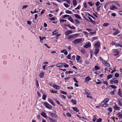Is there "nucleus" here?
Instances as JSON below:
<instances>
[{"mask_svg": "<svg viewBox=\"0 0 122 122\" xmlns=\"http://www.w3.org/2000/svg\"><path fill=\"white\" fill-rule=\"evenodd\" d=\"M83 33L85 35H88V33L86 31H84L83 32Z\"/></svg>", "mask_w": 122, "mask_h": 122, "instance_id": "obj_64", "label": "nucleus"}, {"mask_svg": "<svg viewBox=\"0 0 122 122\" xmlns=\"http://www.w3.org/2000/svg\"><path fill=\"white\" fill-rule=\"evenodd\" d=\"M73 3L74 6H76L77 4V2L76 0H73Z\"/></svg>", "mask_w": 122, "mask_h": 122, "instance_id": "obj_26", "label": "nucleus"}, {"mask_svg": "<svg viewBox=\"0 0 122 122\" xmlns=\"http://www.w3.org/2000/svg\"><path fill=\"white\" fill-rule=\"evenodd\" d=\"M115 45L116 47L120 46L121 47H122V46L121 45H120L119 43L116 44Z\"/></svg>", "mask_w": 122, "mask_h": 122, "instance_id": "obj_34", "label": "nucleus"}, {"mask_svg": "<svg viewBox=\"0 0 122 122\" xmlns=\"http://www.w3.org/2000/svg\"><path fill=\"white\" fill-rule=\"evenodd\" d=\"M35 84L36 85L37 87V88H38L39 87L38 81L37 79L36 80Z\"/></svg>", "mask_w": 122, "mask_h": 122, "instance_id": "obj_22", "label": "nucleus"}, {"mask_svg": "<svg viewBox=\"0 0 122 122\" xmlns=\"http://www.w3.org/2000/svg\"><path fill=\"white\" fill-rule=\"evenodd\" d=\"M61 92L62 94L64 95L66 94L67 93L66 92L62 91H61Z\"/></svg>", "mask_w": 122, "mask_h": 122, "instance_id": "obj_59", "label": "nucleus"}, {"mask_svg": "<svg viewBox=\"0 0 122 122\" xmlns=\"http://www.w3.org/2000/svg\"><path fill=\"white\" fill-rule=\"evenodd\" d=\"M46 95L45 94H43L42 98V99H46Z\"/></svg>", "mask_w": 122, "mask_h": 122, "instance_id": "obj_47", "label": "nucleus"}, {"mask_svg": "<svg viewBox=\"0 0 122 122\" xmlns=\"http://www.w3.org/2000/svg\"><path fill=\"white\" fill-rule=\"evenodd\" d=\"M74 15L75 17L76 18L80 19H81V18L79 15L75 14H74Z\"/></svg>", "mask_w": 122, "mask_h": 122, "instance_id": "obj_16", "label": "nucleus"}, {"mask_svg": "<svg viewBox=\"0 0 122 122\" xmlns=\"http://www.w3.org/2000/svg\"><path fill=\"white\" fill-rule=\"evenodd\" d=\"M72 58L71 59H72L71 60H75V55H73L72 57Z\"/></svg>", "mask_w": 122, "mask_h": 122, "instance_id": "obj_57", "label": "nucleus"}, {"mask_svg": "<svg viewBox=\"0 0 122 122\" xmlns=\"http://www.w3.org/2000/svg\"><path fill=\"white\" fill-rule=\"evenodd\" d=\"M72 108L73 110H74V111L77 112H78L79 111L77 110V108L76 107H72Z\"/></svg>", "mask_w": 122, "mask_h": 122, "instance_id": "obj_32", "label": "nucleus"}, {"mask_svg": "<svg viewBox=\"0 0 122 122\" xmlns=\"http://www.w3.org/2000/svg\"><path fill=\"white\" fill-rule=\"evenodd\" d=\"M101 45L100 42L98 41L97 43H96L94 45V47L95 48H99Z\"/></svg>", "mask_w": 122, "mask_h": 122, "instance_id": "obj_5", "label": "nucleus"}, {"mask_svg": "<svg viewBox=\"0 0 122 122\" xmlns=\"http://www.w3.org/2000/svg\"><path fill=\"white\" fill-rule=\"evenodd\" d=\"M103 83L105 84H106V86H108V83L106 81H104L103 82Z\"/></svg>", "mask_w": 122, "mask_h": 122, "instance_id": "obj_53", "label": "nucleus"}, {"mask_svg": "<svg viewBox=\"0 0 122 122\" xmlns=\"http://www.w3.org/2000/svg\"><path fill=\"white\" fill-rule=\"evenodd\" d=\"M91 46V43L90 42H88L84 46V47L85 48H87L90 47Z\"/></svg>", "mask_w": 122, "mask_h": 122, "instance_id": "obj_9", "label": "nucleus"}, {"mask_svg": "<svg viewBox=\"0 0 122 122\" xmlns=\"http://www.w3.org/2000/svg\"><path fill=\"white\" fill-rule=\"evenodd\" d=\"M88 18L89 19L90 21L92 23L94 24H96V22H95V21H93V20L90 17H88Z\"/></svg>", "mask_w": 122, "mask_h": 122, "instance_id": "obj_14", "label": "nucleus"}, {"mask_svg": "<svg viewBox=\"0 0 122 122\" xmlns=\"http://www.w3.org/2000/svg\"><path fill=\"white\" fill-rule=\"evenodd\" d=\"M100 49L99 48H96L94 50V52L95 55L97 54L99 52Z\"/></svg>", "mask_w": 122, "mask_h": 122, "instance_id": "obj_12", "label": "nucleus"}, {"mask_svg": "<svg viewBox=\"0 0 122 122\" xmlns=\"http://www.w3.org/2000/svg\"><path fill=\"white\" fill-rule=\"evenodd\" d=\"M28 6L27 5H24L22 7V9H24L26 8L27 7H28Z\"/></svg>", "mask_w": 122, "mask_h": 122, "instance_id": "obj_62", "label": "nucleus"}, {"mask_svg": "<svg viewBox=\"0 0 122 122\" xmlns=\"http://www.w3.org/2000/svg\"><path fill=\"white\" fill-rule=\"evenodd\" d=\"M112 77V75L109 74L107 76V79H108L111 78Z\"/></svg>", "mask_w": 122, "mask_h": 122, "instance_id": "obj_35", "label": "nucleus"}, {"mask_svg": "<svg viewBox=\"0 0 122 122\" xmlns=\"http://www.w3.org/2000/svg\"><path fill=\"white\" fill-rule=\"evenodd\" d=\"M44 76V73L43 72H42L40 74L39 76L40 78H42Z\"/></svg>", "mask_w": 122, "mask_h": 122, "instance_id": "obj_17", "label": "nucleus"}, {"mask_svg": "<svg viewBox=\"0 0 122 122\" xmlns=\"http://www.w3.org/2000/svg\"><path fill=\"white\" fill-rule=\"evenodd\" d=\"M71 102L74 104L75 105V104H76V100H71Z\"/></svg>", "mask_w": 122, "mask_h": 122, "instance_id": "obj_28", "label": "nucleus"}, {"mask_svg": "<svg viewBox=\"0 0 122 122\" xmlns=\"http://www.w3.org/2000/svg\"><path fill=\"white\" fill-rule=\"evenodd\" d=\"M117 94L120 97H122V91L121 89L119 88L118 89Z\"/></svg>", "mask_w": 122, "mask_h": 122, "instance_id": "obj_6", "label": "nucleus"}, {"mask_svg": "<svg viewBox=\"0 0 122 122\" xmlns=\"http://www.w3.org/2000/svg\"><path fill=\"white\" fill-rule=\"evenodd\" d=\"M45 11V10L44 9H43L41 11V15L44 13Z\"/></svg>", "mask_w": 122, "mask_h": 122, "instance_id": "obj_43", "label": "nucleus"}, {"mask_svg": "<svg viewBox=\"0 0 122 122\" xmlns=\"http://www.w3.org/2000/svg\"><path fill=\"white\" fill-rule=\"evenodd\" d=\"M88 3L91 6H92L93 5L91 1H90L88 2Z\"/></svg>", "mask_w": 122, "mask_h": 122, "instance_id": "obj_44", "label": "nucleus"}, {"mask_svg": "<svg viewBox=\"0 0 122 122\" xmlns=\"http://www.w3.org/2000/svg\"><path fill=\"white\" fill-rule=\"evenodd\" d=\"M38 12V11H36V9H35V10H34V11L33 12L31 11V12L32 14L34 13H36L37 12Z\"/></svg>", "mask_w": 122, "mask_h": 122, "instance_id": "obj_50", "label": "nucleus"}, {"mask_svg": "<svg viewBox=\"0 0 122 122\" xmlns=\"http://www.w3.org/2000/svg\"><path fill=\"white\" fill-rule=\"evenodd\" d=\"M89 34L91 35H96V31L91 32H90Z\"/></svg>", "mask_w": 122, "mask_h": 122, "instance_id": "obj_33", "label": "nucleus"}, {"mask_svg": "<svg viewBox=\"0 0 122 122\" xmlns=\"http://www.w3.org/2000/svg\"><path fill=\"white\" fill-rule=\"evenodd\" d=\"M73 71H66L65 73H66V74H70V73H73Z\"/></svg>", "mask_w": 122, "mask_h": 122, "instance_id": "obj_29", "label": "nucleus"}, {"mask_svg": "<svg viewBox=\"0 0 122 122\" xmlns=\"http://www.w3.org/2000/svg\"><path fill=\"white\" fill-rule=\"evenodd\" d=\"M37 93L38 97H40L41 96V95L38 91H37Z\"/></svg>", "mask_w": 122, "mask_h": 122, "instance_id": "obj_39", "label": "nucleus"}, {"mask_svg": "<svg viewBox=\"0 0 122 122\" xmlns=\"http://www.w3.org/2000/svg\"><path fill=\"white\" fill-rule=\"evenodd\" d=\"M82 39L81 38L75 39L73 42L74 44H76L81 43L82 41Z\"/></svg>", "mask_w": 122, "mask_h": 122, "instance_id": "obj_2", "label": "nucleus"}, {"mask_svg": "<svg viewBox=\"0 0 122 122\" xmlns=\"http://www.w3.org/2000/svg\"><path fill=\"white\" fill-rule=\"evenodd\" d=\"M120 100H118V102L120 106H122V103L121 101H120Z\"/></svg>", "mask_w": 122, "mask_h": 122, "instance_id": "obj_45", "label": "nucleus"}, {"mask_svg": "<svg viewBox=\"0 0 122 122\" xmlns=\"http://www.w3.org/2000/svg\"><path fill=\"white\" fill-rule=\"evenodd\" d=\"M120 108V107L117 106L116 105H115L114 106V108L116 110H119Z\"/></svg>", "mask_w": 122, "mask_h": 122, "instance_id": "obj_23", "label": "nucleus"}, {"mask_svg": "<svg viewBox=\"0 0 122 122\" xmlns=\"http://www.w3.org/2000/svg\"><path fill=\"white\" fill-rule=\"evenodd\" d=\"M84 6V8H86L87 7V6L86 3L84 2L83 3Z\"/></svg>", "mask_w": 122, "mask_h": 122, "instance_id": "obj_54", "label": "nucleus"}, {"mask_svg": "<svg viewBox=\"0 0 122 122\" xmlns=\"http://www.w3.org/2000/svg\"><path fill=\"white\" fill-rule=\"evenodd\" d=\"M119 76V75L117 73H116L115 74V76L116 77H118Z\"/></svg>", "mask_w": 122, "mask_h": 122, "instance_id": "obj_56", "label": "nucleus"}, {"mask_svg": "<svg viewBox=\"0 0 122 122\" xmlns=\"http://www.w3.org/2000/svg\"><path fill=\"white\" fill-rule=\"evenodd\" d=\"M71 54H69L67 56V58L69 59L72 60L71 58Z\"/></svg>", "mask_w": 122, "mask_h": 122, "instance_id": "obj_31", "label": "nucleus"}, {"mask_svg": "<svg viewBox=\"0 0 122 122\" xmlns=\"http://www.w3.org/2000/svg\"><path fill=\"white\" fill-rule=\"evenodd\" d=\"M94 69L96 70H98L100 69L99 67L98 66H95L94 67Z\"/></svg>", "mask_w": 122, "mask_h": 122, "instance_id": "obj_40", "label": "nucleus"}, {"mask_svg": "<svg viewBox=\"0 0 122 122\" xmlns=\"http://www.w3.org/2000/svg\"><path fill=\"white\" fill-rule=\"evenodd\" d=\"M63 64H64V65H63V66H64L65 67V68L69 66V65L66 64V63H63Z\"/></svg>", "mask_w": 122, "mask_h": 122, "instance_id": "obj_42", "label": "nucleus"}, {"mask_svg": "<svg viewBox=\"0 0 122 122\" xmlns=\"http://www.w3.org/2000/svg\"><path fill=\"white\" fill-rule=\"evenodd\" d=\"M91 79L90 77L89 76H87L85 78V81L86 82L88 83V82L89 81L91 80Z\"/></svg>", "mask_w": 122, "mask_h": 122, "instance_id": "obj_10", "label": "nucleus"}, {"mask_svg": "<svg viewBox=\"0 0 122 122\" xmlns=\"http://www.w3.org/2000/svg\"><path fill=\"white\" fill-rule=\"evenodd\" d=\"M81 7V6L80 5H79L77 7L75 8V10L78 9L79 10Z\"/></svg>", "mask_w": 122, "mask_h": 122, "instance_id": "obj_48", "label": "nucleus"}, {"mask_svg": "<svg viewBox=\"0 0 122 122\" xmlns=\"http://www.w3.org/2000/svg\"><path fill=\"white\" fill-rule=\"evenodd\" d=\"M103 63L105 65L109 67L110 66L109 63H108L105 60H104V61H103Z\"/></svg>", "mask_w": 122, "mask_h": 122, "instance_id": "obj_7", "label": "nucleus"}, {"mask_svg": "<svg viewBox=\"0 0 122 122\" xmlns=\"http://www.w3.org/2000/svg\"><path fill=\"white\" fill-rule=\"evenodd\" d=\"M108 110L110 112L112 111V108L111 107H109L108 109Z\"/></svg>", "mask_w": 122, "mask_h": 122, "instance_id": "obj_55", "label": "nucleus"}, {"mask_svg": "<svg viewBox=\"0 0 122 122\" xmlns=\"http://www.w3.org/2000/svg\"><path fill=\"white\" fill-rule=\"evenodd\" d=\"M65 12L66 13L69 14H72V12L71 11L69 10H66L65 11Z\"/></svg>", "mask_w": 122, "mask_h": 122, "instance_id": "obj_24", "label": "nucleus"}, {"mask_svg": "<svg viewBox=\"0 0 122 122\" xmlns=\"http://www.w3.org/2000/svg\"><path fill=\"white\" fill-rule=\"evenodd\" d=\"M109 24L108 23H105L102 25V26L103 27H105L108 26Z\"/></svg>", "mask_w": 122, "mask_h": 122, "instance_id": "obj_38", "label": "nucleus"}, {"mask_svg": "<svg viewBox=\"0 0 122 122\" xmlns=\"http://www.w3.org/2000/svg\"><path fill=\"white\" fill-rule=\"evenodd\" d=\"M44 105L46 108L49 109H51L52 108V106L49 104L47 102H45L44 104Z\"/></svg>", "mask_w": 122, "mask_h": 122, "instance_id": "obj_3", "label": "nucleus"}, {"mask_svg": "<svg viewBox=\"0 0 122 122\" xmlns=\"http://www.w3.org/2000/svg\"><path fill=\"white\" fill-rule=\"evenodd\" d=\"M115 43L113 41H112V42L111 43V44L112 45H115Z\"/></svg>", "mask_w": 122, "mask_h": 122, "instance_id": "obj_63", "label": "nucleus"}, {"mask_svg": "<svg viewBox=\"0 0 122 122\" xmlns=\"http://www.w3.org/2000/svg\"><path fill=\"white\" fill-rule=\"evenodd\" d=\"M39 38L40 40V41H42L44 39H46V37L45 36H43V37H41V36H40L39 37Z\"/></svg>", "mask_w": 122, "mask_h": 122, "instance_id": "obj_25", "label": "nucleus"}, {"mask_svg": "<svg viewBox=\"0 0 122 122\" xmlns=\"http://www.w3.org/2000/svg\"><path fill=\"white\" fill-rule=\"evenodd\" d=\"M63 5L66 8L68 7L69 6L66 3H64L63 4Z\"/></svg>", "mask_w": 122, "mask_h": 122, "instance_id": "obj_46", "label": "nucleus"}, {"mask_svg": "<svg viewBox=\"0 0 122 122\" xmlns=\"http://www.w3.org/2000/svg\"><path fill=\"white\" fill-rule=\"evenodd\" d=\"M114 9H117V8L113 5H112L110 8V9L111 10H114Z\"/></svg>", "mask_w": 122, "mask_h": 122, "instance_id": "obj_13", "label": "nucleus"}, {"mask_svg": "<svg viewBox=\"0 0 122 122\" xmlns=\"http://www.w3.org/2000/svg\"><path fill=\"white\" fill-rule=\"evenodd\" d=\"M98 39L97 37V36H95L92 38V39L93 41H94L95 40L97 39Z\"/></svg>", "mask_w": 122, "mask_h": 122, "instance_id": "obj_52", "label": "nucleus"}, {"mask_svg": "<svg viewBox=\"0 0 122 122\" xmlns=\"http://www.w3.org/2000/svg\"><path fill=\"white\" fill-rule=\"evenodd\" d=\"M102 121V119L101 118H99L97 120L96 122H101Z\"/></svg>", "mask_w": 122, "mask_h": 122, "instance_id": "obj_49", "label": "nucleus"}, {"mask_svg": "<svg viewBox=\"0 0 122 122\" xmlns=\"http://www.w3.org/2000/svg\"><path fill=\"white\" fill-rule=\"evenodd\" d=\"M66 115L68 117H71V115L70 113L69 112H67L66 113Z\"/></svg>", "mask_w": 122, "mask_h": 122, "instance_id": "obj_51", "label": "nucleus"}, {"mask_svg": "<svg viewBox=\"0 0 122 122\" xmlns=\"http://www.w3.org/2000/svg\"><path fill=\"white\" fill-rule=\"evenodd\" d=\"M85 62L86 64H89L90 63L89 61L87 60L85 61Z\"/></svg>", "mask_w": 122, "mask_h": 122, "instance_id": "obj_60", "label": "nucleus"}, {"mask_svg": "<svg viewBox=\"0 0 122 122\" xmlns=\"http://www.w3.org/2000/svg\"><path fill=\"white\" fill-rule=\"evenodd\" d=\"M81 57L80 56L77 55L76 56V59L77 61H79L80 58Z\"/></svg>", "mask_w": 122, "mask_h": 122, "instance_id": "obj_27", "label": "nucleus"}, {"mask_svg": "<svg viewBox=\"0 0 122 122\" xmlns=\"http://www.w3.org/2000/svg\"><path fill=\"white\" fill-rule=\"evenodd\" d=\"M118 81L117 80H116L115 81H114V82L115 84H117L118 83Z\"/></svg>", "mask_w": 122, "mask_h": 122, "instance_id": "obj_61", "label": "nucleus"}, {"mask_svg": "<svg viewBox=\"0 0 122 122\" xmlns=\"http://www.w3.org/2000/svg\"><path fill=\"white\" fill-rule=\"evenodd\" d=\"M100 3L99 2L97 1V2L95 4V5L96 6H98L100 5Z\"/></svg>", "mask_w": 122, "mask_h": 122, "instance_id": "obj_36", "label": "nucleus"}, {"mask_svg": "<svg viewBox=\"0 0 122 122\" xmlns=\"http://www.w3.org/2000/svg\"><path fill=\"white\" fill-rule=\"evenodd\" d=\"M48 101L49 102L54 106H55V105L54 104V102L51 100H48Z\"/></svg>", "mask_w": 122, "mask_h": 122, "instance_id": "obj_21", "label": "nucleus"}, {"mask_svg": "<svg viewBox=\"0 0 122 122\" xmlns=\"http://www.w3.org/2000/svg\"><path fill=\"white\" fill-rule=\"evenodd\" d=\"M75 22L77 24H79L80 23L79 21L78 20L76 19L75 20Z\"/></svg>", "mask_w": 122, "mask_h": 122, "instance_id": "obj_58", "label": "nucleus"}, {"mask_svg": "<svg viewBox=\"0 0 122 122\" xmlns=\"http://www.w3.org/2000/svg\"><path fill=\"white\" fill-rule=\"evenodd\" d=\"M41 116L45 118H46L47 117L46 116V113L44 112H42L41 114Z\"/></svg>", "mask_w": 122, "mask_h": 122, "instance_id": "obj_15", "label": "nucleus"}, {"mask_svg": "<svg viewBox=\"0 0 122 122\" xmlns=\"http://www.w3.org/2000/svg\"><path fill=\"white\" fill-rule=\"evenodd\" d=\"M53 86L54 88L56 89H58L60 88V87L59 86H58L55 85H53Z\"/></svg>", "mask_w": 122, "mask_h": 122, "instance_id": "obj_20", "label": "nucleus"}, {"mask_svg": "<svg viewBox=\"0 0 122 122\" xmlns=\"http://www.w3.org/2000/svg\"><path fill=\"white\" fill-rule=\"evenodd\" d=\"M78 35L77 34H76L70 35L67 37V39L69 41H71L72 38L75 39L76 37L78 36Z\"/></svg>", "mask_w": 122, "mask_h": 122, "instance_id": "obj_1", "label": "nucleus"}, {"mask_svg": "<svg viewBox=\"0 0 122 122\" xmlns=\"http://www.w3.org/2000/svg\"><path fill=\"white\" fill-rule=\"evenodd\" d=\"M72 31H71L70 30H68L65 32V34L66 36H68L69 34L72 33Z\"/></svg>", "mask_w": 122, "mask_h": 122, "instance_id": "obj_11", "label": "nucleus"}, {"mask_svg": "<svg viewBox=\"0 0 122 122\" xmlns=\"http://www.w3.org/2000/svg\"><path fill=\"white\" fill-rule=\"evenodd\" d=\"M68 20H70L71 22L72 23L74 22L73 20L72 19L71 17V16H69L68 17Z\"/></svg>", "mask_w": 122, "mask_h": 122, "instance_id": "obj_19", "label": "nucleus"}, {"mask_svg": "<svg viewBox=\"0 0 122 122\" xmlns=\"http://www.w3.org/2000/svg\"><path fill=\"white\" fill-rule=\"evenodd\" d=\"M113 53H114L113 55L115 56H117L119 54V52L116 49H113L112 50Z\"/></svg>", "mask_w": 122, "mask_h": 122, "instance_id": "obj_4", "label": "nucleus"}, {"mask_svg": "<svg viewBox=\"0 0 122 122\" xmlns=\"http://www.w3.org/2000/svg\"><path fill=\"white\" fill-rule=\"evenodd\" d=\"M64 64L63 63H60L56 64V66L58 67H61L63 66Z\"/></svg>", "mask_w": 122, "mask_h": 122, "instance_id": "obj_8", "label": "nucleus"}, {"mask_svg": "<svg viewBox=\"0 0 122 122\" xmlns=\"http://www.w3.org/2000/svg\"><path fill=\"white\" fill-rule=\"evenodd\" d=\"M115 1L116 2H115V3H114L115 4H116V5H117V6H118V7H120V5L119 4L118 1Z\"/></svg>", "mask_w": 122, "mask_h": 122, "instance_id": "obj_37", "label": "nucleus"}, {"mask_svg": "<svg viewBox=\"0 0 122 122\" xmlns=\"http://www.w3.org/2000/svg\"><path fill=\"white\" fill-rule=\"evenodd\" d=\"M110 86L113 89L116 88L117 87V86L114 85H110Z\"/></svg>", "mask_w": 122, "mask_h": 122, "instance_id": "obj_41", "label": "nucleus"}, {"mask_svg": "<svg viewBox=\"0 0 122 122\" xmlns=\"http://www.w3.org/2000/svg\"><path fill=\"white\" fill-rule=\"evenodd\" d=\"M69 15H62V18H64L67 17H69Z\"/></svg>", "mask_w": 122, "mask_h": 122, "instance_id": "obj_30", "label": "nucleus"}, {"mask_svg": "<svg viewBox=\"0 0 122 122\" xmlns=\"http://www.w3.org/2000/svg\"><path fill=\"white\" fill-rule=\"evenodd\" d=\"M120 32V31L118 29L116 31L113 33V35L114 36H115Z\"/></svg>", "mask_w": 122, "mask_h": 122, "instance_id": "obj_18", "label": "nucleus"}]
</instances>
